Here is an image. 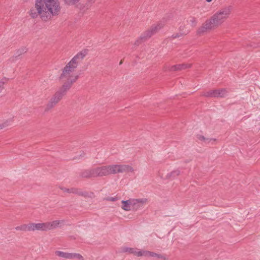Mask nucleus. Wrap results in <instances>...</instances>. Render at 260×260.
<instances>
[{"mask_svg":"<svg viewBox=\"0 0 260 260\" xmlns=\"http://www.w3.org/2000/svg\"><path fill=\"white\" fill-rule=\"evenodd\" d=\"M55 254L59 257L66 259H77L79 260L83 259V256L80 254L77 253H69L58 250L55 252Z\"/></svg>","mask_w":260,"mask_h":260,"instance_id":"nucleus-8","label":"nucleus"},{"mask_svg":"<svg viewBox=\"0 0 260 260\" xmlns=\"http://www.w3.org/2000/svg\"><path fill=\"white\" fill-rule=\"evenodd\" d=\"M134 169L133 168L128 165H122L121 166V173H133Z\"/></svg>","mask_w":260,"mask_h":260,"instance_id":"nucleus-18","label":"nucleus"},{"mask_svg":"<svg viewBox=\"0 0 260 260\" xmlns=\"http://www.w3.org/2000/svg\"><path fill=\"white\" fill-rule=\"evenodd\" d=\"M120 206L125 211L133 210L132 199L121 201Z\"/></svg>","mask_w":260,"mask_h":260,"instance_id":"nucleus-14","label":"nucleus"},{"mask_svg":"<svg viewBox=\"0 0 260 260\" xmlns=\"http://www.w3.org/2000/svg\"><path fill=\"white\" fill-rule=\"evenodd\" d=\"M227 91L225 89H219L213 90L210 95L216 97H223L226 95Z\"/></svg>","mask_w":260,"mask_h":260,"instance_id":"nucleus-15","label":"nucleus"},{"mask_svg":"<svg viewBox=\"0 0 260 260\" xmlns=\"http://www.w3.org/2000/svg\"><path fill=\"white\" fill-rule=\"evenodd\" d=\"M60 9L58 0H37L35 8L29 11V15L34 18L39 16L42 20L47 21L57 15Z\"/></svg>","mask_w":260,"mask_h":260,"instance_id":"nucleus-1","label":"nucleus"},{"mask_svg":"<svg viewBox=\"0 0 260 260\" xmlns=\"http://www.w3.org/2000/svg\"><path fill=\"white\" fill-rule=\"evenodd\" d=\"M123 251L129 253H133L137 256H140V255L138 254H140L141 252V250H139L131 247H124L123 248Z\"/></svg>","mask_w":260,"mask_h":260,"instance_id":"nucleus-16","label":"nucleus"},{"mask_svg":"<svg viewBox=\"0 0 260 260\" xmlns=\"http://www.w3.org/2000/svg\"><path fill=\"white\" fill-rule=\"evenodd\" d=\"M67 3H68L69 4H70V2H68L67 1Z\"/></svg>","mask_w":260,"mask_h":260,"instance_id":"nucleus-26","label":"nucleus"},{"mask_svg":"<svg viewBox=\"0 0 260 260\" xmlns=\"http://www.w3.org/2000/svg\"><path fill=\"white\" fill-rule=\"evenodd\" d=\"M147 203L146 199H132L133 210H138L142 208Z\"/></svg>","mask_w":260,"mask_h":260,"instance_id":"nucleus-11","label":"nucleus"},{"mask_svg":"<svg viewBox=\"0 0 260 260\" xmlns=\"http://www.w3.org/2000/svg\"><path fill=\"white\" fill-rule=\"evenodd\" d=\"M108 200L111 201H115V198H114L113 197H110L108 199Z\"/></svg>","mask_w":260,"mask_h":260,"instance_id":"nucleus-23","label":"nucleus"},{"mask_svg":"<svg viewBox=\"0 0 260 260\" xmlns=\"http://www.w3.org/2000/svg\"><path fill=\"white\" fill-rule=\"evenodd\" d=\"M139 39L137 40L136 42H135V44H139Z\"/></svg>","mask_w":260,"mask_h":260,"instance_id":"nucleus-24","label":"nucleus"},{"mask_svg":"<svg viewBox=\"0 0 260 260\" xmlns=\"http://www.w3.org/2000/svg\"><path fill=\"white\" fill-rule=\"evenodd\" d=\"M164 26V24L161 22H159L153 24L150 29L146 30L142 34L140 39H143L146 40L150 38L152 36L163 28Z\"/></svg>","mask_w":260,"mask_h":260,"instance_id":"nucleus-6","label":"nucleus"},{"mask_svg":"<svg viewBox=\"0 0 260 260\" xmlns=\"http://www.w3.org/2000/svg\"><path fill=\"white\" fill-rule=\"evenodd\" d=\"M122 165L108 166L109 175L121 173Z\"/></svg>","mask_w":260,"mask_h":260,"instance_id":"nucleus-13","label":"nucleus"},{"mask_svg":"<svg viewBox=\"0 0 260 260\" xmlns=\"http://www.w3.org/2000/svg\"><path fill=\"white\" fill-rule=\"evenodd\" d=\"M83 57L82 53L78 54L64 68L60 79L64 82L63 85L66 89H70L72 84L77 80L79 74L75 71V69L79 60L82 59Z\"/></svg>","mask_w":260,"mask_h":260,"instance_id":"nucleus-2","label":"nucleus"},{"mask_svg":"<svg viewBox=\"0 0 260 260\" xmlns=\"http://www.w3.org/2000/svg\"><path fill=\"white\" fill-rule=\"evenodd\" d=\"M63 191L64 192H67L69 193H74L76 191V189L73 188L71 189L64 188Z\"/></svg>","mask_w":260,"mask_h":260,"instance_id":"nucleus-21","label":"nucleus"},{"mask_svg":"<svg viewBox=\"0 0 260 260\" xmlns=\"http://www.w3.org/2000/svg\"><path fill=\"white\" fill-rule=\"evenodd\" d=\"M139 255H140V256H143L148 257H154L157 258H160L162 257V256L160 254L147 250H141V253Z\"/></svg>","mask_w":260,"mask_h":260,"instance_id":"nucleus-12","label":"nucleus"},{"mask_svg":"<svg viewBox=\"0 0 260 260\" xmlns=\"http://www.w3.org/2000/svg\"><path fill=\"white\" fill-rule=\"evenodd\" d=\"M8 124H3L2 125H0V129H2L4 127H5V126H8Z\"/></svg>","mask_w":260,"mask_h":260,"instance_id":"nucleus-22","label":"nucleus"},{"mask_svg":"<svg viewBox=\"0 0 260 260\" xmlns=\"http://www.w3.org/2000/svg\"><path fill=\"white\" fill-rule=\"evenodd\" d=\"M179 175V171L178 170H174L171 172H170L167 173L166 175V178L171 179L172 178H174Z\"/></svg>","mask_w":260,"mask_h":260,"instance_id":"nucleus-19","label":"nucleus"},{"mask_svg":"<svg viewBox=\"0 0 260 260\" xmlns=\"http://www.w3.org/2000/svg\"><path fill=\"white\" fill-rule=\"evenodd\" d=\"M196 138L197 141L205 145H213L218 143V140L216 138L209 137L202 133L197 134Z\"/></svg>","mask_w":260,"mask_h":260,"instance_id":"nucleus-5","label":"nucleus"},{"mask_svg":"<svg viewBox=\"0 0 260 260\" xmlns=\"http://www.w3.org/2000/svg\"><path fill=\"white\" fill-rule=\"evenodd\" d=\"M109 175L108 166L96 168L91 171L92 176H103Z\"/></svg>","mask_w":260,"mask_h":260,"instance_id":"nucleus-9","label":"nucleus"},{"mask_svg":"<svg viewBox=\"0 0 260 260\" xmlns=\"http://www.w3.org/2000/svg\"><path fill=\"white\" fill-rule=\"evenodd\" d=\"M6 83V81L5 79H3L0 80V93L4 89V85Z\"/></svg>","mask_w":260,"mask_h":260,"instance_id":"nucleus-20","label":"nucleus"},{"mask_svg":"<svg viewBox=\"0 0 260 260\" xmlns=\"http://www.w3.org/2000/svg\"><path fill=\"white\" fill-rule=\"evenodd\" d=\"M69 89H66L64 88V85L63 84L60 89L56 92L51 99L47 105L48 107L51 108L56 104L62 98L63 96Z\"/></svg>","mask_w":260,"mask_h":260,"instance_id":"nucleus-7","label":"nucleus"},{"mask_svg":"<svg viewBox=\"0 0 260 260\" xmlns=\"http://www.w3.org/2000/svg\"><path fill=\"white\" fill-rule=\"evenodd\" d=\"M208 3H210L213 0H205Z\"/></svg>","mask_w":260,"mask_h":260,"instance_id":"nucleus-25","label":"nucleus"},{"mask_svg":"<svg viewBox=\"0 0 260 260\" xmlns=\"http://www.w3.org/2000/svg\"><path fill=\"white\" fill-rule=\"evenodd\" d=\"M61 222L59 220H54L51 222H47V227L48 230L53 229L57 227Z\"/></svg>","mask_w":260,"mask_h":260,"instance_id":"nucleus-17","label":"nucleus"},{"mask_svg":"<svg viewBox=\"0 0 260 260\" xmlns=\"http://www.w3.org/2000/svg\"><path fill=\"white\" fill-rule=\"evenodd\" d=\"M191 66L190 64L184 63L182 64H176L169 66L168 65H165L163 68L165 71H177L185 69L186 68H190Z\"/></svg>","mask_w":260,"mask_h":260,"instance_id":"nucleus-10","label":"nucleus"},{"mask_svg":"<svg viewBox=\"0 0 260 260\" xmlns=\"http://www.w3.org/2000/svg\"><path fill=\"white\" fill-rule=\"evenodd\" d=\"M18 231H47L48 230L47 222L44 223H29L22 224L16 227Z\"/></svg>","mask_w":260,"mask_h":260,"instance_id":"nucleus-4","label":"nucleus"},{"mask_svg":"<svg viewBox=\"0 0 260 260\" xmlns=\"http://www.w3.org/2000/svg\"><path fill=\"white\" fill-rule=\"evenodd\" d=\"M232 12L231 7H226L216 12L209 21V25L206 28L211 29L222 24L229 17Z\"/></svg>","mask_w":260,"mask_h":260,"instance_id":"nucleus-3","label":"nucleus"}]
</instances>
